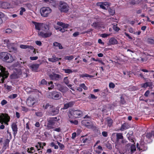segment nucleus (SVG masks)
<instances>
[{"label":"nucleus","mask_w":154,"mask_h":154,"mask_svg":"<svg viewBox=\"0 0 154 154\" xmlns=\"http://www.w3.org/2000/svg\"><path fill=\"white\" fill-rule=\"evenodd\" d=\"M149 93L150 91L149 90L146 91L144 94L145 96L146 97H148Z\"/></svg>","instance_id":"obj_59"},{"label":"nucleus","mask_w":154,"mask_h":154,"mask_svg":"<svg viewBox=\"0 0 154 154\" xmlns=\"http://www.w3.org/2000/svg\"><path fill=\"white\" fill-rule=\"evenodd\" d=\"M134 144H132L131 147L130 152H131V154L134 152L136 150V148L135 145V143H134Z\"/></svg>","instance_id":"obj_23"},{"label":"nucleus","mask_w":154,"mask_h":154,"mask_svg":"<svg viewBox=\"0 0 154 154\" xmlns=\"http://www.w3.org/2000/svg\"><path fill=\"white\" fill-rule=\"evenodd\" d=\"M57 24L58 25L62 27L63 28V29L60 28V31L62 32H64L65 31L64 29L67 28L69 26L68 24H65L61 22H57Z\"/></svg>","instance_id":"obj_11"},{"label":"nucleus","mask_w":154,"mask_h":154,"mask_svg":"<svg viewBox=\"0 0 154 154\" xmlns=\"http://www.w3.org/2000/svg\"><path fill=\"white\" fill-rule=\"evenodd\" d=\"M54 0H44V1L45 2L48 4H49L53 3Z\"/></svg>","instance_id":"obj_46"},{"label":"nucleus","mask_w":154,"mask_h":154,"mask_svg":"<svg viewBox=\"0 0 154 154\" xmlns=\"http://www.w3.org/2000/svg\"><path fill=\"white\" fill-rule=\"evenodd\" d=\"M92 26L95 28H97L98 26V24L96 22H94L92 24Z\"/></svg>","instance_id":"obj_55"},{"label":"nucleus","mask_w":154,"mask_h":154,"mask_svg":"<svg viewBox=\"0 0 154 154\" xmlns=\"http://www.w3.org/2000/svg\"><path fill=\"white\" fill-rule=\"evenodd\" d=\"M12 32V30L10 29H8L5 31V33H10Z\"/></svg>","instance_id":"obj_54"},{"label":"nucleus","mask_w":154,"mask_h":154,"mask_svg":"<svg viewBox=\"0 0 154 154\" xmlns=\"http://www.w3.org/2000/svg\"><path fill=\"white\" fill-rule=\"evenodd\" d=\"M109 42L110 44L115 45L118 43V41L117 40L114 38H112L109 40Z\"/></svg>","instance_id":"obj_19"},{"label":"nucleus","mask_w":154,"mask_h":154,"mask_svg":"<svg viewBox=\"0 0 154 154\" xmlns=\"http://www.w3.org/2000/svg\"><path fill=\"white\" fill-rule=\"evenodd\" d=\"M30 59L32 60H36L38 58V57L37 56L31 57H30Z\"/></svg>","instance_id":"obj_56"},{"label":"nucleus","mask_w":154,"mask_h":154,"mask_svg":"<svg viewBox=\"0 0 154 154\" xmlns=\"http://www.w3.org/2000/svg\"><path fill=\"white\" fill-rule=\"evenodd\" d=\"M11 127L13 131H14V134L15 135L17 133V125L15 123L12 124L11 125Z\"/></svg>","instance_id":"obj_16"},{"label":"nucleus","mask_w":154,"mask_h":154,"mask_svg":"<svg viewBox=\"0 0 154 154\" xmlns=\"http://www.w3.org/2000/svg\"><path fill=\"white\" fill-rule=\"evenodd\" d=\"M49 76L51 79L55 80H57L61 77L60 75L54 73L49 75Z\"/></svg>","instance_id":"obj_13"},{"label":"nucleus","mask_w":154,"mask_h":154,"mask_svg":"<svg viewBox=\"0 0 154 154\" xmlns=\"http://www.w3.org/2000/svg\"><path fill=\"white\" fill-rule=\"evenodd\" d=\"M152 135V133H147L146 134V137L147 138H150L151 137Z\"/></svg>","instance_id":"obj_57"},{"label":"nucleus","mask_w":154,"mask_h":154,"mask_svg":"<svg viewBox=\"0 0 154 154\" xmlns=\"http://www.w3.org/2000/svg\"><path fill=\"white\" fill-rule=\"evenodd\" d=\"M61 97V94L60 93L54 92L52 98L55 99H58Z\"/></svg>","instance_id":"obj_15"},{"label":"nucleus","mask_w":154,"mask_h":154,"mask_svg":"<svg viewBox=\"0 0 154 154\" xmlns=\"http://www.w3.org/2000/svg\"><path fill=\"white\" fill-rule=\"evenodd\" d=\"M20 47L21 48L26 49L27 48H30L31 47L29 45H20Z\"/></svg>","instance_id":"obj_34"},{"label":"nucleus","mask_w":154,"mask_h":154,"mask_svg":"<svg viewBox=\"0 0 154 154\" xmlns=\"http://www.w3.org/2000/svg\"><path fill=\"white\" fill-rule=\"evenodd\" d=\"M63 70L66 73H70L72 72H76V70H73L72 71L71 69H63Z\"/></svg>","instance_id":"obj_30"},{"label":"nucleus","mask_w":154,"mask_h":154,"mask_svg":"<svg viewBox=\"0 0 154 154\" xmlns=\"http://www.w3.org/2000/svg\"><path fill=\"white\" fill-rule=\"evenodd\" d=\"M22 72L21 70L19 69L18 71L15 72V73L12 75L11 78L14 79L17 78L22 73Z\"/></svg>","instance_id":"obj_14"},{"label":"nucleus","mask_w":154,"mask_h":154,"mask_svg":"<svg viewBox=\"0 0 154 154\" xmlns=\"http://www.w3.org/2000/svg\"><path fill=\"white\" fill-rule=\"evenodd\" d=\"M26 151L27 152L29 153H33L35 152V150L33 147H31L30 148H27Z\"/></svg>","instance_id":"obj_28"},{"label":"nucleus","mask_w":154,"mask_h":154,"mask_svg":"<svg viewBox=\"0 0 154 154\" xmlns=\"http://www.w3.org/2000/svg\"><path fill=\"white\" fill-rule=\"evenodd\" d=\"M0 59L3 61L8 63H11L14 60L12 56L7 52H2L0 53Z\"/></svg>","instance_id":"obj_2"},{"label":"nucleus","mask_w":154,"mask_h":154,"mask_svg":"<svg viewBox=\"0 0 154 154\" xmlns=\"http://www.w3.org/2000/svg\"><path fill=\"white\" fill-rule=\"evenodd\" d=\"M80 77L82 78H92L93 77V76L91 75H88L87 74H82L80 75Z\"/></svg>","instance_id":"obj_27"},{"label":"nucleus","mask_w":154,"mask_h":154,"mask_svg":"<svg viewBox=\"0 0 154 154\" xmlns=\"http://www.w3.org/2000/svg\"><path fill=\"white\" fill-rule=\"evenodd\" d=\"M37 116L41 117L42 116V113L41 112H37L35 113Z\"/></svg>","instance_id":"obj_48"},{"label":"nucleus","mask_w":154,"mask_h":154,"mask_svg":"<svg viewBox=\"0 0 154 154\" xmlns=\"http://www.w3.org/2000/svg\"><path fill=\"white\" fill-rule=\"evenodd\" d=\"M73 58V56H66L64 57V59L65 60H71Z\"/></svg>","instance_id":"obj_40"},{"label":"nucleus","mask_w":154,"mask_h":154,"mask_svg":"<svg viewBox=\"0 0 154 154\" xmlns=\"http://www.w3.org/2000/svg\"><path fill=\"white\" fill-rule=\"evenodd\" d=\"M127 136L130 141L131 142H134V140L132 139L133 136L131 134L128 133L127 135Z\"/></svg>","instance_id":"obj_32"},{"label":"nucleus","mask_w":154,"mask_h":154,"mask_svg":"<svg viewBox=\"0 0 154 154\" xmlns=\"http://www.w3.org/2000/svg\"><path fill=\"white\" fill-rule=\"evenodd\" d=\"M82 114V112L80 110H71L68 114V116L69 119H74L80 117Z\"/></svg>","instance_id":"obj_3"},{"label":"nucleus","mask_w":154,"mask_h":154,"mask_svg":"<svg viewBox=\"0 0 154 154\" xmlns=\"http://www.w3.org/2000/svg\"><path fill=\"white\" fill-rule=\"evenodd\" d=\"M35 147L37 148V149L42 148L41 143L40 142L38 143V144L35 146Z\"/></svg>","instance_id":"obj_50"},{"label":"nucleus","mask_w":154,"mask_h":154,"mask_svg":"<svg viewBox=\"0 0 154 154\" xmlns=\"http://www.w3.org/2000/svg\"><path fill=\"white\" fill-rule=\"evenodd\" d=\"M17 96V94H13L10 95L9 96V97L11 99H14Z\"/></svg>","instance_id":"obj_44"},{"label":"nucleus","mask_w":154,"mask_h":154,"mask_svg":"<svg viewBox=\"0 0 154 154\" xmlns=\"http://www.w3.org/2000/svg\"><path fill=\"white\" fill-rule=\"evenodd\" d=\"M35 43L39 46H41L42 44L41 42L40 41H37L35 42Z\"/></svg>","instance_id":"obj_62"},{"label":"nucleus","mask_w":154,"mask_h":154,"mask_svg":"<svg viewBox=\"0 0 154 154\" xmlns=\"http://www.w3.org/2000/svg\"><path fill=\"white\" fill-rule=\"evenodd\" d=\"M3 16V14L1 12H0V24H2L3 22V21L1 18Z\"/></svg>","instance_id":"obj_45"},{"label":"nucleus","mask_w":154,"mask_h":154,"mask_svg":"<svg viewBox=\"0 0 154 154\" xmlns=\"http://www.w3.org/2000/svg\"><path fill=\"white\" fill-rule=\"evenodd\" d=\"M97 5L98 6H100L101 8L103 9H105L106 8L105 6H109V3L107 2H100L97 3Z\"/></svg>","instance_id":"obj_12"},{"label":"nucleus","mask_w":154,"mask_h":154,"mask_svg":"<svg viewBox=\"0 0 154 154\" xmlns=\"http://www.w3.org/2000/svg\"><path fill=\"white\" fill-rule=\"evenodd\" d=\"M123 137L122 134L120 133L116 134V139L117 140L119 139H123Z\"/></svg>","instance_id":"obj_24"},{"label":"nucleus","mask_w":154,"mask_h":154,"mask_svg":"<svg viewBox=\"0 0 154 154\" xmlns=\"http://www.w3.org/2000/svg\"><path fill=\"white\" fill-rule=\"evenodd\" d=\"M26 11V9L25 8L23 7H21L20 8V15H22L23 14V13Z\"/></svg>","instance_id":"obj_37"},{"label":"nucleus","mask_w":154,"mask_h":154,"mask_svg":"<svg viewBox=\"0 0 154 154\" xmlns=\"http://www.w3.org/2000/svg\"><path fill=\"white\" fill-rule=\"evenodd\" d=\"M109 35V34H106L105 33L101 34L100 35L103 38H105Z\"/></svg>","instance_id":"obj_53"},{"label":"nucleus","mask_w":154,"mask_h":154,"mask_svg":"<svg viewBox=\"0 0 154 154\" xmlns=\"http://www.w3.org/2000/svg\"><path fill=\"white\" fill-rule=\"evenodd\" d=\"M59 112V110L57 108H54L50 112V113L52 115H54L57 114Z\"/></svg>","instance_id":"obj_22"},{"label":"nucleus","mask_w":154,"mask_h":154,"mask_svg":"<svg viewBox=\"0 0 154 154\" xmlns=\"http://www.w3.org/2000/svg\"><path fill=\"white\" fill-rule=\"evenodd\" d=\"M7 101L5 100H3L1 102V104L2 106L6 104L7 103Z\"/></svg>","instance_id":"obj_52"},{"label":"nucleus","mask_w":154,"mask_h":154,"mask_svg":"<svg viewBox=\"0 0 154 154\" xmlns=\"http://www.w3.org/2000/svg\"><path fill=\"white\" fill-rule=\"evenodd\" d=\"M74 102L72 101H71L68 103H67L68 105L69 106V107H71L74 104Z\"/></svg>","instance_id":"obj_51"},{"label":"nucleus","mask_w":154,"mask_h":154,"mask_svg":"<svg viewBox=\"0 0 154 154\" xmlns=\"http://www.w3.org/2000/svg\"><path fill=\"white\" fill-rule=\"evenodd\" d=\"M125 35L128 37V38H129V39L131 40L132 39V38L126 32H125Z\"/></svg>","instance_id":"obj_58"},{"label":"nucleus","mask_w":154,"mask_h":154,"mask_svg":"<svg viewBox=\"0 0 154 154\" xmlns=\"http://www.w3.org/2000/svg\"><path fill=\"white\" fill-rule=\"evenodd\" d=\"M59 8L61 12H66L69 10V7L67 4L63 2H60Z\"/></svg>","instance_id":"obj_8"},{"label":"nucleus","mask_w":154,"mask_h":154,"mask_svg":"<svg viewBox=\"0 0 154 154\" xmlns=\"http://www.w3.org/2000/svg\"><path fill=\"white\" fill-rule=\"evenodd\" d=\"M36 102V100L33 98L29 97L26 100L27 105L29 106H32Z\"/></svg>","instance_id":"obj_10"},{"label":"nucleus","mask_w":154,"mask_h":154,"mask_svg":"<svg viewBox=\"0 0 154 154\" xmlns=\"http://www.w3.org/2000/svg\"><path fill=\"white\" fill-rule=\"evenodd\" d=\"M9 4L6 2L2 3L1 5V7L4 9L8 8L9 7Z\"/></svg>","instance_id":"obj_18"},{"label":"nucleus","mask_w":154,"mask_h":154,"mask_svg":"<svg viewBox=\"0 0 154 154\" xmlns=\"http://www.w3.org/2000/svg\"><path fill=\"white\" fill-rule=\"evenodd\" d=\"M68 90V88L66 87H62L60 89V91L62 92L65 93Z\"/></svg>","instance_id":"obj_25"},{"label":"nucleus","mask_w":154,"mask_h":154,"mask_svg":"<svg viewBox=\"0 0 154 154\" xmlns=\"http://www.w3.org/2000/svg\"><path fill=\"white\" fill-rule=\"evenodd\" d=\"M129 127V126L127 123H125L122 125L120 130L122 131H124L128 128Z\"/></svg>","instance_id":"obj_20"},{"label":"nucleus","mask_w":154,"mask_h":154,"mask_svg":"<svg viewBox=\"0 0 154 154\" xmlns=\"http://www.w3.org/2000/svg\"><path fill=\"white\" fill-rule=\"evenodd\" d=\"M69 107V106L68 104L67 103H66L64 104V109H67V108H68Z\"/></svg>","instance_id":"obj_63"},{"label":"nucleus","mask_w":154,"mask_h":154,"mask_svg":"<svg viewBox=\"0 0 154 154\" xmlns=\"http://www.w3.org/2000/svg\"><path fill=\"white\" fill-rule=\"evenodd\" d=\"M3 42L4 44L8 46V48L10 49L11 51L16 50V48L13 46V44L9 43V41L8 39H5L3 40Z\"/></svg>","instance_id":"obj_9"},{"label":"nucleus","mask_w":154,"mask_h":154,"mask_svg":"<svg viewBox=\"0 0 154 154\" xmlns=\"http://www.w3.org/2000/svg\"><path fill=\"white\" fill-rule=\"evenodd\" d=\"M109 12L112 15H113L115 13V10L113 8H109Z\"/></svg>","instance_id":"obj_33"},{"label":"nucleus","mask_w":154,"mask_h":154,"mask_svg":"<svg viewBox=\"0 0 154 154\" xmlns=\"http://www.w3.org/2000/svg\"><path fill=\"white\" fill-rule=\"evenodd\" d=\"M149 86V83L148 82H146L143 85H142V87L144 88H146Z\"/></svg>","instance_id":"obj_47"},{"label":"nucleus","mask_w":154,"mask_h":154,"mask_svg":"<svg viewBox=\"0 0 154 154\" xmlns=\"http://www.w3.org/2000/svg\"><path fill=\"white\" fill-rule=\"evenodd\" d=\"M48 60L49 61L52 62H55L58 60V58L56 57L55 56H53L51 58H49Z\"/></svg>","instance_id":"obj_21"},{"label":"nucleus","mask_w":154,"mask_h":154,"mask_svg":"<svg viewBox=\"0 0 154 154\" xmlns=\"http://www.w3.org/2000/svg\"><path fill=\"white\" fill-rule=\"evenodd\" d=\"M39 66V64H38L31 65L30 66V67L31 69L34 71H36Z\"/></svg>","instance_id":"obj_17"},{"label":"nucleus","mask_w":154,"mask_h":154,"mask_svg":"<svg viewBox=\"0 0 154 154\" xmlns=\"http://www.w3.org/2000/svg\"><path fill=\"white\" fill-rule=\"evenodd\" d=\"M48 89L49 90L51 89L54 87V85L53 84L52 82L51 81L50 82H48Z\"/></svg>","instance_id":"obj_29"},{"label":"nucleus","mask_w":154,"mask_h":154,"mask_svg":"<svg viewBox=\"0 0 154 154\" xmlns=\"http://www.w3.org/2000/svg\"><path fill=\"white\" fill-rule=\"evenodd\" d=\"M39 83V85H46L47 84V82L45 79H42Z\"/></svg>","instance_id":"obj_39"},{"label":"nucleus","mask_w":154,"mask_h":154,"mask_svg":"<svg viewBox=\"0 0 154 154\" xmlns=\"http://www.w3.org/2000/svg\"><path fill=\"white\" fill-rule=\"evenodd\" d=\"M0 70L1 71L0 72V77H2V80L3 83L5 79L8 77V71L5 70V68L1 66H0Z\"/></svg>","instance_id":"obj_7"},{"label":"nucleus","mask_w":154,"mask_h":154,"mask_svg":"<svg viewBox=\"0 0 154 154\" xmlns=\"http://www.w3.org/2000/svg\"><path fill=\"white\" fill-rule=\"evenodd\" d=\"M51 11V9L48 7H44L40 9V13L41 15L45 17H47Z\"/></svg>","instance_id":"obj_5"},{"label":"nucleus","mask_w":154,"mask_h":154,"mask_svg":"<svg viewBox=\"0 0 154 154\" xmlns=\"http://www.w3.org/2000/svg\"><path fill=\"white\" fill-rule=\"evenodd\" d=\"M79 34V32H74L73 34V35L74 37H76L77 35H78Z\"/></svg>","instance_id":"obj_64"},{"label":"nucleus","mask_w":154,"mask_h":154,"mask_svg":"<svg viewBox=\"0 0 154 154\" xmlns=\"http://www.w3.org/2000/svg\"><path fill=\"white\" fill-rule=\"evenodd\" d=\"M80 87L82 88L85 90H87L88 88L85 86L84 83L81 84L80 85Z\"/></svg>","instance_id":"obj_43"},{"label":"nucleus","mask_w":154,"mask_h":154,"mask_svg":"<svg viewBox=\"0 0 154 154\" xmlns=\"http://www.w3.org/2000/svg\"><path fill=\"white\" fill-rule=\"evenodd\" d=\"M71 119H69V121L72 124H73L75 125H77L78 124V122L77 121L75 120L74 121L71 120Z\"/></svg>","instance_id":"obj_41"},{"label":"nucleus","mask_w":154,"mask_h":154,"mask_svg":"<svg viewBox=\"0 0 154 154\" xmlns=\"http://www.w3.org/2000/svg\"><path fill=\"white\" fill-rule=\"evenodd\" d=\"M113 29L116 31L118 32L119 30V29L117 26V24L113 25Z\"/></svg>","instance_id":"obj_42"},{"label":"nucleus","mask_w":154,"mask_h":154,"mask_svg":"<svg viewBox=\"0 0 154 154\" xmlns=\"http://www.w3.org/2000/svg\"><path fill=\"white\" fill-rule=\"evenodd\" d=\"M51 106L48 103H45L43 104L42 107L44 109H47L49 106Z\"/></svg>","instance_id":"obj_38"},{"label":"nucleus","mask_w":154,"mask_h":154,"mask_svg":"<svg viewBox=\"0 0 154 154\" xmlns=\"http://www.w3.org/2000/svg\"><path fill=\"white\" fill-rule=\"evenodd\" d=\"M63 82L66 85H67L69 84V82L68 79V77H65L63 79Z\"/></svg>","instance_id":"obj_36"},{"label":"nucleus","mask_w":154,"mask_h":154,"mask_svg":"<svg viewBox=\"0 0 154 154\" xmlns=\"http://www.w3.org/2000/svg\"><path fill=\"white\" fill-rule=\"evenodd\" d=\"M108 126L109 127H111L112 123V120L108 118L107 119Z\"/></svg>","instance_id":"obj_31"},{"label":"nucleus","mask_w":154,"mask_h":154,"mask_svg":"<svg viewBox=\"0 0 154 154\" xmlns=\"http://www.w3.org/2000/svg\"><path fill=\"white\" fill-rule=\"evenodd\" d=\"M76 133H73L72 134V138L73 139H74L76 136Z\"/></svg>","instance_id":"obj_61"},{"label":"nucleus","mask_w":154,"mask_h":154,"mask_svg":"<svg viewBox=\"0 0 154 154\" xmlns=\"http://www.w3.org/2000/svg\"><path fill=\"white\" fill-rule=\"evenodd\" d=\"M147 42L151 44H154V39L151 38H149L147 40Z\"/></svg>","instance_id":"obj_35"},{"label":"nucleus","mask_w":154,"mask_h":154,"mask_svg":"<svg viewBox=\"0 0 154 154\" xmlns=\"http://www.w3.org/2000/svg\"><path fill=\"white\" fill-rule=\"evenodd\" d=\"M59 120V118L57 117L49 118L48 120V123L47 125L48 129L54 128V125L56 122Z\"/></svg>","instance_id":"obj_4"},{"label":"nucleus","mask_w":154,"mask_h":154,"mask_svg":"<svg viewBox=\"0 0 154 154\" xmlns=\"http://www.w3.org/2000/svg\"><path fill=\"white\" fill-rule=\"evenodd\" d=\"M35 26V28L38 31L42 30V31L39 32L38 33L39 36L44 38H47L50 36L52 34L51 32L48 30V26L42 23L32 21Z\"/></svg>","instance_id":"obj_1"},{"label":"nucleus","mask_w":154,"mask_h":154,"mask_svg":"<svg viewBox=\"0 0 154 154\" xmlns=\"http://www.w3.org/2000/svg\"><path fill=\"white\" fill-rule=\"evenodd\" d=\"M10 117L7 114L2 113L0 116V122L2 124L4 122L8 125V123L10 121Z\"/></svg>","instance_id":"obj_6"},{"label":"nucleus","mask_w":154,"mask_h":154,"mask_svg":"<svg viewBox=\"0 0 154 154\" xmlns=\"http://www.w3.org/2000/svg\"><path fill=\"white\" fill-rule=\"evenodd\" d=\"M109 87L110 88H114L115 87L114 84L112 82L110 83L109 85Z\"/></svg>","instance_id":"obj_49"},{"label":"nucleus","mask_w":154,"mask_h":154,"mask_svg":"<svg viewBox=\"0 0 154 154\" xmlns=\"http://www.w3.org/2000/svg\"><path fill=\"white\" fill-rule=\"evenodd\" d=\"M102 135L105 137H106L107 136V133L106 132H105V131L103 132L102 133Z\"/></svg>","instance_id":"obj_60"},{"label":"nucleus","mask_w":154,"mask_h":154,"mask_svg":"<svg viewBox=\"0 0 154 154\" xmlns=\"http://www.w3.org/2000/svg\"><path fill=\"white\" fill-rule=\"evenodd\" d=\"M53 45L55 47H58L60 49H62L63 48L60 44L57 42H54L53 43Z\"/></svg>","instance_id":"obj_26"}]
</instances>
